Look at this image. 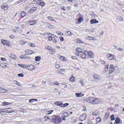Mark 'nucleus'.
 <instances>
[{
    "instance_id": "1",
    "label": "nucleus",
    "mask_w": 124,
    "mask_h": 124,
    "mask_svg": "<svg viewBox=\"0 0 124 124\" xmlns=\"http://www.w3.org/2000/svg\"><path fill=\"white\" fill-rule=\"evenodd\" d=\"M51 120L53 123H58L61 121L62 120L59 116L54 115L52 116Z\"/></svg>"
},
{
    "instance_id": "2",
    "label": "nucleus",
    "mask_w": 124,
    "mask_h": 124,
    "mask_svg": "<svg viewBox=\"0 0 124 124\" xmlns=\"http://www.w3.org/2000/svg\"><path fill=\"white\" fill-rule=\"evenodd\" d=\"M93 100L92 104H94L99 103V98H95L93 97Z\"/></svg>"
},
{
    "instance_id": "3",
    "label": "nucleus",
    "mask_w": 124,
    "mask_h": 124,
    "mask_svg": "<svg viewBox=\"0 0 124 124\" xmlns=\"http://www.w3.org/2000/svg\"><path fill=\"white\" fill-rule=\"evenodd\" d=\"M114 65L112 64L110 65L109 69V74L112 73L114 71Z\"/></svg>"
},
{
    "instance_id": "4",
    "label": "nucleus",
    "mask_w": 124,
    "mask_h": 124,
    "mask_svg": "<svg viewBox=\"0 0 124 124\" xmlns=\"http://www.w3.org/2000/svg\"><path fill=\"white\" fill-rule=\"evenodd\" d=\"M87 51H85L84 53H82L81 54H80L79 55L80 56L82 57L84 59L86 58V54H87Z\"/></svg>"
},
{
    "instance_id": "5",
    "label": "nucleus",
    "mask_w": 124,
    "mask_h": 124,
    "mask_svg": "<svg viewBox=\"0 0 124 124\" xmlns=\"http://www.w3.org/2000/svg\"><path fill=\"white\" fill-rule=\"evenodd\" d=\"M35 68L34 66L32 64L27 66V68L29 70H34Z\"/></svg>"
},
{
    "instance_id": "6",
    "label": "nucleus",
    "mask_w": 124,
    "mask_h": 124,
    "mask_svg": "<svg viewBox=\"0 0 124 124\" xmlns=\"http://www.w3.org/2000/svg\"><path fill=\"white\" fill-rule=\"evenodd\" d=\"M25 54L24 55H29V54H31L33 53V52L29 49H27L25 51Z\"/></svg>"
},
{
    "instance_id": "7",
    "label": "nucleus",
    "mask_w": 124,
    "mask_h": 124,
    "mask_svg": "<svg viewBox=\"0 0 124 124\" xmlns=\"http://www.w3.org/2000/svg\"><path fill=\"white\" fill-rule=\"evenodd\" d=\"M1 43L4 45H8L9 42L7 40L2 39L1 40Z\"/></svg>"
},
{
    "instance_id": "8",
    "label": "nucleus",
    "mask_w": 124,
    "mask_h": 124,
    "mask_svg": "<svg viewBox=\"0 0 124 124\" xmlns=\"http://www.w3.org/2000/svg\"><path fill=\"white\" fill-rule=\"evenodd\" d=\"M88 55H89L90 57L91 58H93L94 57L93 54V52L91 51H89L88 52L87 51V53Z\"/></svg>"
},
{
    "instance_id": "9",
    "label": "nucleus",
    "mask_w": 124,
    "mask_h": 124,
    "mask_svg": "<svg viewBox=\"0 0 124 124\" xmlns=\"http://www.w3.org/2000/svg\"><path fill=\"white\" fill-rule=\"evenodd\" d=\"M93 98V97H89L86 99V101L89 103H92Z\"/></svg>"
},
{
    "instance_id": "10",
    "label": "nucleus",
    "mask_w": 124,
    "mask_h": 124,
    "mask_svg": "<svg viewBox=\"0 0 124 124\" xmlns=\"http://www.w3.org/2000/svg\"><path fill=\"white\" fill-rule=\"evenodd\" d=\"M75 95L77 97H80L84 96V94L81 93H75Z\"/></svg>"
},
{
    "instance_id": "11",
    "label": "nucleus",
    "mask_w": 124,
    "mask_h": 124,
    "mask_svg": "<svg viewBox=\"0 0 124 124\" xmlns=\"http://www.w3.org/2000/svg\"><path fill=\"white\" fill-rule=\"evenodd\" d=\"M12 104L11 102H1V105L3 106H6L11 105Z\"/></svg>"
},
{
    "instance_id": "12",
    "label": "nucleus",
    "mask_w": 124,
    "mask_h": 124,
    "mask_svg": "<svg viewBox=\"0 0 124 124\" xmlns=\"http://www.w3.org/2000/svg\"><path fill=\"white\" fill-rule=\"evenodd\" d=\"M76 50L78 52V54H76V55L77 56H79V55L82 53L81 49L79 48H76Z\"/></svg>"
},
{
    "instance_id": "13",
    "label": "nucleus",
    "mask_w": 124,
    "mask_h": 124,
    "mask_svg": "<svg viewBox=\"0 0 124 124\" xmlns=\"http://www.w3.org/2000/svg\"><path fill=\"white\" fill-rule=\"evenodd\" d=\"M115 56L110 54H108L107 55V57L109 60H112L114 59Z\"/></svg>"
},
{
    "instance_id": "14",
    "label": "nucleus",
    "mask_w": 124,
    "mask_h": 124,
    "mask_svg": "<svg viewBox=\"0 0 124 124\" xmlns=\"http://www.w3.org/2000/svg\"><path fill=\"white\" fill-rule=\"evenodd\" d=\"M9 7L7 5H4L1 6V8L4 9V10H7Z\"/></svg>"
},
{
    "instance_id": "15",
    "label": "nucleus",
    "mask_w": 124,
    "mask_h": 124,
    "mask_svg": "<svg viewBox=\"0 0 124 124\" xmlns=\"http://www.w3.org/2000/svg\"><path fill=\"white\" fill-rule=\"evenodd\" d=\"M7 113H11L13 112H14L13 110L11 108H7Z\"/></svg>"
},
{
    "instance_id": "16",
    "label": "nucleus",
    "mask_w": 124,
    "mask_h": 124,
    "mask_svg": "<svg viewBox=\"0 0 124 124\" xmlns=\"http://www.w3.org/2000/svg\"><path fill=\"white\" fill-rule=\"evenodd\" d=\"M90 22L91 24L97 23L99 22L98 21L95 19H92L90 21Z\"/></svg>"
},
{
    "instance_id": "17",
    "label": "nucleus",
    "mask_w": 124,
    "mask_h": 124,
    "mask_svg": "<svg viewBox=\"0 0 124 124\" xmlns=\"http://www.w3.org/2000/svg\"><path fill=\"white\" fill-rule=\"evenodd\" d=\"M37 4L41 6H43L45 5V3L44 2L42 1L38 2L37 3Z\"/></svg>"
},
{
    "instance_id": "18",
    "label": "nucleus",
    "mask_w": 124,
    "mask_h": 124,
    "mask_svg": "<svg viewBox=\"0 0 124 124\" xmlns=\"http://www.w3.org/2000/svg\"><path fill=\"white\" fill-rule=\"evenodd\" d=\"M93 76L94 78L97 80L100 79V77L96 74H94Z\"/></svg>"
},
{
    "instance_id": "19",
    "label": "nucleus",
    "mask_w": 124,
    "mask_h": 124,
    "mask_svg": "<svg viewBox=\"0 0 124 124\" xmlns=\"http://www.w3.org/2000/svg\"><path fill=\"white\" fill-rule=\"evenodd\" d=\"M8 92V90L6 89L1 87V89L0 93H7Z\"/></svg>"
},
{
    "instance_id": "20",
    "label": "nucleus",
    "mask_w": 124,
    "mask_h": 124,
    "mask_svg": "<svg viewBox=\"0 0 124 124\" xmlns=\"http://www.w3.org/2000/svg\"><path fill=\"white\" fill-rule=\"evenodd\" d=\"M116 20L118 22L121 21L123 20V18L121 16H119L117 17Z\"/></svg>"
},
{
    "instance_id": "21",
    "label": "nucleus",
    "mask_w": 124,
    "mask_h": 124,
    "mask_svg": "<svg viewBox=\"0 0 124 124\" xmlns=\"http://www.w3.org/2000/svg\"><path fill=\"white\" fill-rule=\"evenodd\" d=\"M0 65L1 67L4 68L5 67L7 66V63H6L2 62L0 63Z\"/></svg>"
},
{
    "instance_id": "22",
    "label": "nucleus",
    "mask_w": 124,
    "mask_h": 124,
    "mask_svg": "<svg viewBox=\"0 0 124 124\" xmlns=\"http://www.w3.org/2000/svg\"><path fill=\"white\" fill-rule=\"evenodd\" d=\"M55 52V49H51L50 50H49V53L50 54H52L54 53Z\"/></svg>"
},
{
    "instance_id": "23",
    "label": "nucleus",
    "mask_w": 124,
    "mask_h": 124,
    "mask_svg": "<svg viewBox=\"0 0 124 124\" xmlns=\"http://www.w3.org/2000/svg\"><path fill=\"white\" fill-rule=\"evenodd\" d=\"M37 21L34 20L33 21H30L29 22V23L31 25H32L36 24L37 22Z\"/></svg>"
},
{
    "instance_id": "24",
    "label": "nucleus",
    "mask_w": 124,
    "mask_h": 124,
    "mask_svg": "<svg viewBox=\"0 0 124 124\" xmlns=\"http://www.w3.org/2000/svg\"><path fill=\"white\" fill-rule=\"evenodd\" d=\"M58 57L60 58V60L62 61H65V60H64L65 57L63 56H60V55H58Z\"/></svg>"
},
{
    "instance_id": "25",
    "label": "nucleus",
    "mask_w": 124,
    "mask_h": 124,
    "mask_svg": "<svg viewBox=\"0 0 124 124\" xmlns=\"http://www.w3.org/2000/svg\"><path fill=\"white\" fill-rule=\"evenodd\" d=\"M9 57L11 58L14 59H15L17 58V57L14 54H11Z\"/></svg>"
},
{
    "instance_id": "26",
    "label": "nucleus",
    "mask_w": 124,
    "mask_h": 124,
    "mask_svg": "<svg viewBox=\"0 0 124 124\" xmlns=\"http://www.w3.org/2000/svg\"><path fill=\"white\" fill-rule=\"evenodd\" d=\"M18 65L19 66L24 69L27 68V65L25 64H18Z\"/></svg>"
},
{
    "instance_id": "27",
    "label": "nucleus",
    "mask_w": 124,
    "mask_h": 124,
    "mask_svg": "<svg viewBox=\"0 0 124 124\" xmlns=\"http://www.w3.org/2000/svg\"><path fill=\"white\" fill-rule=\"evenodd\" d=\"M109 113L108 112H107L105 114L104 117L106 119H107L109 115Z\"/></svg>"
},
{
    "instance_id": "28",
    "label": "nucleus",
    "mask_w": 124,
    "mask_h": 124,
    "mask_svg": "<svg viewBox=\"0 0 124 124\" xmlns=\"http://www.w3.org/2000/svg\"><path fill=\"white\" fill-rule=\"evenodd\" d=\"M38 101V99H31L29 101V102L30 103L33 102L35 101Z\"/></svg>"
},
{
    "instance_id": "29",
    "label": "nucleus",
    "mask_w": 124,
    "mask_h": 124,
    "mask_svg": "<svg viewBox=\"0 0 124 124\" xmlns=\"http://www.w3.org/2000/svg\"><path fill=\"white\" fill-rule=\"evenodd\" d=\"M66 35L68 36H71L72 35L71 32L69 31H66Z\"/></svg>"
},
{
    "instance_id": "30",
    "label": "nucleus",
    "mask_w": 124,
    "mask_h": 124,
    "mask_svg": "<svg viewBox=\"0 0 124 124\" xmlns=\"http://www.w3.org/2000/svg\"><path fill=\"white\" fill-rule=\"evenodd\" d=\"M27 42L26 41H24L21 40L19 41V43L21 45H23L25 44Z\"/></svg>"
},
{
    "instance_id": "31",
    "label": "nucleus",
    "mask_w": 124,
    "mask_h": 124,
    "mask_svg": "<svg viewBox=\"0 0 124 124\" xmlns=\"http://www.w3.org/2000/svg\"><path fill=\"white\" fill-rule=\"evenodd\" d=\"M14 83V84H16L19 86H20L21 85V84L19 82H18L16 80H14L13 81Z\"/></svg>"
},
{
    "instance_id": "32",
    "label": "nucleus",
    "mask_w": 124,
    "mask_h": 124,
    "mask_svg": "<svg viewBox=\"0 0 124 124\" xmlns=\"http://www.w3.org/2000/svg\"><path fill=\"white\" fill-rule=\"evenodd\" d=\"M120 121V119L118 117L117 118L115 122L117 124H118L119 123Z\"/></svg>"
},
{
    "instance_id": "33",
    "label": "nucleus",
    "mask_w": 124,
    "mask_h": 124,
    "mask_svg": "<svg viewBox=\"0 0 124 124\" xmlns=\"http://www.w3.org/2000/svg\"><path fill=\"white\" fill-rule=\"evenodd\" d=\"M26 15V13L24 11H22L21 12V14H20V15L22 17H24Z\"/></svg>"
},
{
    "instance_id": "34",
    "label": "nucleus",
    "mask_w": 124,
    "mask_h": 124,
    "mask_svg": "<svg viewBox=\"0 0 124 124\" xmlns=\"http://www.w3.org/2000/svg\"><path fill=\"white\" fill-rule=\"evenodd\" d=\"M77 42L78 43H84L80 39H78L77 40Z\"/></svg>"
},
{
    "instance_id": "35",
    "label": "nucleus",
    "mask_w": 124,
    "mask_h": 124,
    "mask_svg": "<svg viewBox=\"0 0 124 124\" xmlns=\"http://www.w3.org/2000/svg\"><path fill=\"white\" fill-rule=\"evenodd\" d=\"M41 59V58L39 56H37L35 57V59L36 61H38L40 60Z\"/></svg>"
},
{
    "instance_id": "36",
    "label": "nucleus",
    "mask_w": 124,
    "mask_h": 124,
    "mask_svg": "<svg viewBox=\"0 0 124 124\" xmlns=\"http://www.w3.org/2000/svg\"><path fill=\"white\" fill-rule=\"evenodd\" d=\"M70 80L71 82H73L74 81V77L72 76L70 77Z\"/></svg>"
},
{
    "instance_id": "37",
    "label": "nucleus",
    "mask_w": 124,
    "mask_h": 124,
    "mask_svg": "<svg viewBox=\"0 0 124 124\" xmlns=\"http://www.w3.org/2000/svg\"><path fill=\"white\" fill-rule=\"evenodd\" d=\"M111 120L113 121L115 120V118L114 115H112L110 116Z\"/></svg>"
},
{
    "instance_id": "38",
    "label": "nucleus",
    "mask_w": 124,
    "mask_h": 124,
    "mask_svg": "<svg viewBox=\"0 0 124 124\" xmlns=\"http://www.w3.org/2000/svg\"><path fill=\"white\" fill-rule=\"evenodd\" d=\"M86 115L85 114H83V115L81 116V117H83L84 119V120H85L86 118Z\"/></svg>"
},
{
    "instance_id": "39",
    "label": "nucleus",
    "mask_w": 124,
    "mask_h": 124,
    "mask_svg": "<svg viewBox=\"0 0 124 124\" xmlns=\"http://www.w3.org/2000/svg\"><path fill=\"white\" fill-rule=\"evenodd\" d=\"M28 45L30 46L33 47H34L35 46V45L34 44L30 43H28Z\"/></svg>"
},
{
    "instance_id": "40",
    "label": "nucleus",
    "mask_w": 124,
    "mask_h": 124,
    "mask_svg": "<svg viewBox=\"0 0 124 124\" xmlns=\"http://www.w3.org/2000/svg\"><path fill=\"white\" fill-rule=\"evenodd\" d=\"M48 19L51 21H55V20L53 19V18L52 17L50 16L48 17Z\"/></svg>"
},
{
    "instance_id": "41",
    "label": "nucleus",
    "mask_w": 124,
    "mask_h": 124,
    "mask_svg": "<svg viewBox=\"0 0 124 124\" xmlns=\"http://www.w3.org/2000/svg\"><path fill=\"white\" fill-rule=\"evenodd\" d=\"M61 103V102H59L57 101V102H55L54 103V104H55L56 105H58V106H60Z\"/></svg>"
},
{
    "instance_id": "42",
    "label": "nucleus",
    "mask_w": 124,
    "mask_h": 124,
    "mask_svg": "<svg viewBox=\"0 0 124 124\" xmlns=\"http://www.w3.org/2000/svg\"><path fill=\"white\" fill-rule=\"evenodd\" d=\"M83 19L82 18L80 17L79 18V19L78 20V21L80 23L81 22L83 21Z\"/></svg>"
},
{
    "instance_id": "43",
    "label": "nucleus",
    "mask_w": 124,
    "mask_h": 124,
    "mask_svg": "<svg viewBox=\"0 0 124 124\" xmlns=\"http://www.w3.org/2000/svg\"><path fill=\"white\" fill-rule=\"evenodd\" d=\"M109 68V65L108 64L106 65L105 66V70H108V68Z\"/></svg>"
},
{
    "instance_id": "44",
    "label": "nucleus",
    "mask_w": 124,
    "mask_h": 124,
    "mask_svg": "<svg viewBox=\"0 0 124 124\" xmlns=\"http://www.w3.org/2000/svg\"><path fill=\"white\" fill-rule=\"evenodd\" d=\"M96 121L98 123V122H100V121H101V119L100 118H97L96 119Z\"/></svg>"
},
{
    "instance_id": "45",
    "label": "nucleus",
    "mask_w": 124,
    "mask_h": 124,
    "mask_svg": "<svg viewBox=\"0 0 124 124\" xmlns=\"http://www.w3.org/2000/svg\"><path fill=\"white\" fill-rule=\"evenodd\" d=\"M37 9V8L36 7H34L32 8L31 10L34 11H35Z\"/></svg>"
},
{
    "instance_id": "46",
    "label": "nucleus",
    "mask_w": 124,
    "mask_h": 124,
    "mask_svg": "<svg viewBox=\"0 0 124 124\" xmlns=\"http://www.w3.org/2000/svg\"><path fill=\"white\" fill-rule=\"evenodd\" d=\"M68 114L66 112L64 113V117H66L68 116Z\"/></svg>"
},
{
    "instance_id": "47",
    "label": "nucleus",
    "mask_w": 124,
    "mask_h": 124,
    "mask_svg": "<svg viewBox=\"0 0 124 124\" xmlns=\"http://www.w3.org/2000/svg\"><path fill=\"white\" fill-rule=\"evenodd\" d=\"M48 27L50 29H52L54 28V27L53 25H50L48 26Z\"/></svg>"
},
{
    "instance_id": "48",
    "label": "nucleus",
    "mask_w": 124,
    "mask_h": 124,
    "mask_svg": "<svg viewBox=\"0 0 124 124\" xmlns=\"http://www.w3.org/2000/svg\"><path fill=\"white\" fill-rule=\"evenodd\" d=\"M18 75L19 77H23L24 76L23 75L22 73L19 74H18Z\"/></svg>"
},
{
    "instance_id": "49",
    "label": "nucleus",
    "mask_w": 124,
    "mask_h": 124,
    "mask_svg": "<svg viewBox=\"0 0 124 124\" xmlns=\"http://www.w3.org/2000/svg\"><path fill=\"white\" fill-rule=\"evenodd\" d=\"M118 49H117V50H119L120 51H122L123 50V49L122 48H121L120 47H118Z\"/></svg>"
},
{
    "instance_id": "50",
    "label": "nucleus",
    "mask_w": 124,
    "mask_h": 124,
    "mask_svg": "<svg viewBox=\"0 0 124 124\" xmlns=\"http://www.w3.org/2000/svg\"><path fill=\"white\" fill-rule=\"evenodd\" d=\"M9 38L12 39H14L15 38V36L13 35H10L9 36Z\"/></svg>"
},
{
    "instance_id": "51",
    "label": "nucleus",
    "mask_w": 124,
    "mask_h": 124,
    "mask_svg": "<svg viewBox=\"0 0 124 124\" xmlns=\"http://www.w3.org/2000/svg\"><path fill=\"white\" fill-rule=\"evenodd\" d=\"M53 111V110H51L50 111H49L48 112H49L47 114L48 115L51 114L52 112Z\"/></svg>"
},
{
    "instance_id": "52",
    "label": "nucleus",
    "mask_w": 124,
    "mask_h": 124,
    "mask_svg": "<svg viewBox=\"0 0 124 124\" xmlns=\"http://www.w3.org/2000/svg\"><path fill=\"white\" fill-rule=\"evenodd\" d=\"M4 111H3V109H0V114H2L3 113H2L4 112Z\"/></svg>"
},
{
    "instance_id": "53",
    "label": "nucleus",
    "mask_w": 124,
    "mask_h": 124,
    "mask_svg": "<svg viewBox=\"0 0 124 124\" xmlns=\"http://www.w3.org/2000/svg\"><path fill=\"white\" fill-rule=\"evenodd\" d=\"M20 58L22 59L26 58V57L24 56V55H21L20 56Z\"/></svg>"
},
{
    "instance_id": "54",
    "label": "nucleus",
    "mask_w": 124,
    "mask_h": 124,
    "mask_svg": "<svg viewBox=\"0 0 124 124\" xmlns=\"http://www.w3.org/2000/svg\"><path fill=\"white\" fill-rule=\"evenodd\" d=\"M59 39L61 41H63L64 39L63 37H59Z\"/></svg>"
},
{
    "instance_id": "55",
    "label": "nucleus",
    "mask_w": 124,
    "mask_h": 124,
    "mask_svg": "<svg viewBox=\"0 0 124 124\" xmlns=\"http://www.w3.org/2000/svg\"><path fill=\"white\" fill-rule=\"evenodd\" d=\"M54 85H58L59 84V83L57 81H56L55 82H54Z\"/></svg>"
},
{
    "instance_id": "56",
    "label": "nucleus",
    "mask_w": 124,
    "mask_h": 124,
    "mask_svg": "<svg viewBox=\"0 0 124 124\" xmlns=\"http://www.w3.org/2000/svg\"><path fill=\"white\" fill-rule=\"evenodd\" d=\"M69 105V103H65L64 104V107H66L67 106H68Z\"/></svg>"
},
{
    "instance_id": "57",
    "label": "nucleus",
    "mask_w": 124,
    "mask_h": 124,
    "mask_svg": "<svg viewBox=\"0 0 124 124\" xmlns=\"http://www.w3.org/2000/svg\"><path fill=\"white\" fill-rule=\"evenodd\" d=\"M88 39L90 40H92L93 39V38L91 37H88Z\"/></svg>"
},
{
    "instance_id": "58",
    "label": "nucleus",
    "mask_w": 124,
    "mask_h": 124,
    "mask_svg": "<svg viewBox=\"0 0 124 124\" xmlns=\"http://www.w3.org/2000/svg\"><path fill=\"white\" fill-rule=\"evenodd\" d=\"M87 124H93L91 120H88L87 122Z\"/></svg>"
},
{
    "instance_id": "59",
    "label": "nucleus",
    "mask_w": 124,
    "mask_h": 124,
    "mask_svg": "<svg viewBox=\"0 0 124 124\" xmlns=\"http://www.w3.org/2000/svg\"><path fill=\"white\" fill-rule=\"evenodd\" d=\"M53 39L51 37V36H50L48 37V39L49 41H51Z\"/></svg>"
},
{
    "instance_id": "60",
    "label": "nucleus",
    "mask_w": 124,
    "mask_h": 124,
    "mask_svg": "<svg viewBox=\"0 0 124 124\" xmlns=\"http://www.w3.org/2000/svg\"><path fill=\"white\" fill-rule=\"evenodd\" d=\"M96 29L95 28H93L92 29V30H90V31L91 32H93Z\"/></svg>"
},
{
    "instance_id": "61",
    "label": "nucleus",
    "mask_w": 124,
    "mask_h": 124,
    "mask_svg": "<svg viewBox=\"0 0 124 124\" xmlns=\"http://www.w3.org/2000/svg\"><path fill=\"white\" fill-rule=\"evenodd\" d=\"M45 34H46V35H47L48 34H51V35H52V34H51L50 33V32H46L45 33Z\"/></svg>"
},
{
    "instance_id": "62",
    "label": "nucleus",
    "mask_w": 124,
    "mask_h": 124,
    "mask_svg": "<svg viewBox=\"0 0 124 124\" xmlns=\"http://www.w3.org/2000/svg\"><path fill=\"white\" fill-rule=\"evenodd\" d=\"M52 41L54 43H56L57 42L56 40V39H53Z\"/></svg>"
},
{
    "instance_id": "63",
    "label": "nucleus",
    "mask_w": 124,
    "mask_h": 124,
    "mask_svg": "<svg viewBox=\"0 0 124 124\" xmlns=\"http://www.w3.org/2000/svg\"><path fill=\"white\" fill-rule=\"evenodd\" d=\"M60 106L61 107H64V104L61 103L60 104Z\"/></svg>"
},
{
    "instance_id": "64",
    "label": "nucleus",
    "mask_w": 124,
    "mask_h": 124,
    "mask_svg": "<svg viewBox=\"0 0 124 124\" xmlns=\"http://www.w3.org/2000/svg\"><path fill=\"white\" fill-rule=\"evenodd\" d=\"M55 67L57 68H58L59 67V65L58 64H57L56 65Z\"/></svg>"
}]
</instances>
